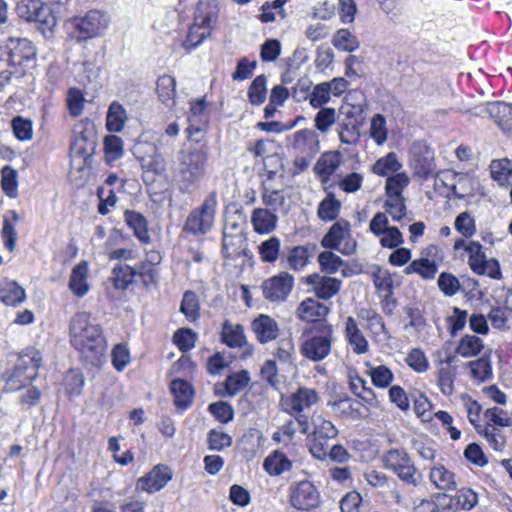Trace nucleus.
Masks as SVG:
<instances>
[{"mask_svg": "<svg viewBox=\"0 0 512 512\" xmlns=\"http://www.w3.org/2000/svg\"><path fill=\"white\" fill-rule=\"evenodd\" d=\"M70 334L72 345L83 357L92 363L99 361L106 349V341L99 325L90 322L86 312L77 313L71 320Z\"/></svg>", "mask_w": 512, "mask_h": 512, "instance_id": "1", "label": "nucleus"}, {"mask_svg": "<svg viewBox=\"0 0 512 512\" xmlns=\"http://www.w3.org/2000/svg\"><path fill=\"white\" fill-rule=\"evenodd\" d=\"M208 167V152L204 148L182 150L178 156L175 179L182 193L191 192L197 182L202 180Z\"/></svg>", "mask_w": 512, "mask_h": 512, "instance_id": "2", "label": "nucleus"}, {"mask_svg": "<svg viewBox=\"0 0 512 512\" xmlns=\"http://www.w3.org/2000/svg\"><path fill=\"white\" fill-rule=\"evenodd\" d=\"M334 340L333 326L323 323L303 332L299 350L308 360L320 362L329 356Z\"/></svg>", "mask_w": 512, "mask_h": 512, "instance_id": "3", "label": "nucleus"}, {"mask_svg": "<svg viewBox=\"0 0 512 512\" xmlns=\"http://www.w3.org/2000/svg\"><path fill=\"white\" fill-rule=\"evenodd\" d=\"M41 353L34 348L25 349L18 357L15 366L5 372L4 379L8 390L16 391L33 381L41 366Z\"/></svg>", "mask_w": 512, "mask_h": 512, "instance_id": "4", "label": "nucleus"}, {"mask_svg": "<svg viewBox=\"0 0 512 512\" xmlns=\"http://www.w3.org/2000/svg\"><path fill=\"white\" fill-rule=\"evenodd\" d=\"M97 144L95 126L91 121L82 122L75 130L70 147L71 170L82 171L90 165Z\"/></svg>", "mask_w": 512, "mask_h": 512, "instance_id": "5", "label": "nucleus"}, {"mask_svg": "<svg viewBox=\"0 0 512 512\" xmlns=\"http://www.w3.org/2000/svg\"><path fill=\"white\" fill-rule=\"evenodd\" d=\"M19 18L26 22H35L45 37H50L57 25V18L40 0H19L15 6Z\"/></svg>", "mask_w": 512, "mask_h": 512, "instance_id": "6", "label": "nucleus"}, {"mask_svg": "<svg viewBox=\"0 0 512 512\" xmlns=\"http://www.w3.org/2000/svg\"><path fill=\"white\" fill-rule=\"evenodd\" d=\"M217 207V194L209 193L200 207L193 209L187 216L183 230L194 236L205 235L213 227Z\"/></svg>", "mask_w": 512, "mask_h": 512, "instance_id": "7", "label": "nucleus"}, {"mask_svg": "<svg viewBox=\"0 0 512 512\" xmlns=\"http://www.w3.org/2000/svg\"><path fill=\"white\" fill-rule=\"evenodd\" d=\"M318 401L319 395L317 391L306 387L297 389L290 397L282 401L284 411L295 417L300 432L303 435H306L309 430V419L303 414V411L312 407Z\"/></svg>", "mask_w": 512, "mask_h": 512, "instance_id": "8", "label": "nucleus"}, {"mask_svg": "<svg viewBox=\"0 0 512 512\" xmlns=\"http://www.w3.org/2000/svg\"><path fill=\"white\" fill-rule=\"evenodd\" d=\"M350 223L339 220L334 223L321 240V245L327 249H334L344 255H350L356 250V241L351 238Z\"/></svg>", "mask_w": 512, "mask_h": 512, "instance_id": "9", "label": "nucleus"}, {"mask_svg": "<svg viewBox=\"0 0 512 512\" xmlns=\"http://www.w3.org/2000/svg\"><path fill=\"white\" fill-rule=\"evenodd\" d=\"M466 252L469 254V267L474 273L488 276L492 279H501L502 273L498 260L495 258L488 259L483 250V246L479 242H468Z\"/></svg>", "mask_w": 512, "mask_h": 512, "instance_id": "10", "label": "nucleus"}, {"mask_svg": "<svg viewBox=\"0 0 512 512\" xmlns=\"http://www.w3.org/2000/svg\"><path fill=\"white\" fill-rule=\"evenodd\" d=\"M294 286V277L287 272L264 280L261 290L264 298L271 302H283L287 299Z\"/></svg>", "mask_w": 512, "mask_h": 512, "instance_id": "11", "label": "nucleus"}, {"mask_svg": "<svg viewBox=\"0 0 512 512\" xmlns=\"http://www.w3.org/2000/svg\"><path fill=\"white\" fill-rule=\"evenodd\" d=\"M291 505L298 509L309 511L320 504V493L310 481H300L291 488Z\"/></svg>", "mask_w": 512, "mask_h": 512, "instance_id": "12", "label": "nucleus"}, {"mask_svg": "<svg viewBox=\"0 0 512 512\" xmlns=\"http://www.w3.org/2000/svg\"><path fill=\"white\" fill-rule=\"evenodd\" d=\"M110 24V17L100 10H91L84 17L75 19V28L84 39L97 37L103 34Z\"/></svg>", "mask_w": 512, "mask_h": 512, "instance_id": "13", "label": "nucleus"}, {"mask_svg": "<svg viewBox=\"0 0 512 512\" xmlns=\"http://www.w3.org/2000/svg\"><path fill=\"white\" fill-rule=\"evenodd\" d=\"M328 406L331 407L332 413L343 420H360L368 416L369 409L360 401L345 397L334 401H329Z\"/></svg>", "mask_w": 512, "mask_h": 512, "instance_id": "14", "label": "nucleus"}, {"mask_svg": "<svg viewBox=\"0 0 512 512\" xmlns=\"http://www.w3.org/2000/svg\"><path fill=\"white\" fill-rule=\"evenodd\" d=\"M306 283L310 285L318 299L329 300L341 289L342 280L318 273L306 277Z\"/></svg>", "mask_w": 512, "mask_h": 512, "instance_id": "15", "label": "nucleus"}, {"mask_svg": "<svg viewBox=\"0 0 512 512\" xmlns=\"http://www.w3.org/2000/svg\"><path fill=\"white\" fill-rule=\"evenodd\" d=\"M172 471L169 467L159 464L156 465L148 474L137 481V489L154 493L166 486L172 479Z\"/></svg>", "mask_w": 512, "mask_h": 512, "instance_id": "16", "label": "nucleus"}, {"mask_svg": "<svg viewBox=\"0 0 512 512\" xmlns=\"http://www.w3.org/2000/svg\"><path fill=\"white\" fill-rule=\"evenodd\" d=\"M330 313V307L318 300L308 297L297 307L296 316L305 322H318L324 320Z\"/></svg>", "mask_w": 512, "mask_h": 512, "instance_id": "17", "label": "nucleus"}, {"mask_svg": "<svg viewBox=\"0 0 512 512\" xmlns=\"http://www.w3.org/2000/svg\"><path fill=\"white\" fill-rule=\"evenodd\" d=\"M252 331L261 344L275 340L279 334V326L274 318L266 314H260L251 323Z\"/></svg>", "mask_w": 512, "mask_h": 512, "instance_id": "18", "label": "nucleus"}, {"mask_svg": "<svg viewBox=\"0 0 512 512\" xmlns=\"http://www.w3.org/2000/svg\"><path fill=\"white\" fill-rule=\"evenodd\" d=\"M222 254L226 259L247 255L246 234L222 233Z\"/></svg>", "mask_w": 512, "mask_h": 512, "instance_id": "19", "label": "nucleus"}, {"mask_svg": "<svg viewBox=\"0 0 512 512\" xmlns=\"http://www.w3.org/2000/svg\"><path fill=\"white\" fill-rule=\"evenodd\" d=\"M88 272V263L86 261H81L71 271L68 287L77 297H83L89 292Z\"/></svg>", "mask_w": 512, "mask_h": 512, "instance_id": "20", "label": "nucleus"}, {"mask_svg": "<svg viewBox=\"0 0 512 512\" xmlns=\"http://www.w3.org/2000/svg\"><path fill=\"white\" fill-rule=\"evenodd\" d=\"M247 218L237 207L227 208L224 214L223 233L246 234Z\"/></svg>", "mask_w": 512, "mask_h": 512, "instance_id": "21", "label": "nucleus"}, {"mask_svg": "<svg viewBox=\"0 0 512 512\" xmlns=\"http://www.w3.org/2000/svg\"><path fill=\"white\" fill-rule=\"evenodd\" d=\"M6 55L10 58V61L18 67L24 62L33 59L36 55V50L29 40L19 39Z\"/></svg>", "mask_w": 512, "mask_h": 512, "instance_id": "22", "label": "nucleus"}, {"mask_svg": "<svg viewBox=\"0 0 512 512\" xmlns=\"http://www.w3.org/2000/svg\"><path fill=\"white\" fill-rule=\"evenodd\" d=\"M251 222L259 234H268L276 228L277 216L267 209L257 208L253 211Z\"/></svg>", "mask_w": 512, "mask_h": 512, "instance_id": "23", "label": "nucleus"}, {"mask_svg": "<svg viewBox=\"0 0 512 512\" xmlns=\"http://www.w3.org/2000/svg\"><path fill=\"white\" fill-rule=\"evenodd\" d=\"M124 220L142 243L148 244L150 242L151 238L148 233L147 221L141 213L126 210L124 212Z\"/></svg>", "mask_w": 512, "mask_h": 512, "instance_id": "24", "label": "nucleus"}, {"mask_svg": "<svg viewBox=\"0 0 512 512\" xmlns=\"http://www.w3.org/2000/svg\"><path fill=\"white\" fill-rule=\"evenodd\" d=\"M210 21L211 18L209 16L203 17L200 22H198V17L196 18V22L190 28L187 38L183 44L186 50L196 48L206 37L209 36L207 28L210 26Z\"/></svg>", "mask_w": 512, "mask_h": 512, "instance_id": "25", "label": "nucleus"}, {"mask_svg": "<svg viewBox=\"0 0 512 512\" xmlns=\"http://www.w3.org/2000/svg\"><path fill=\"white\" fill-rule=\"evenodd\" d=\"M171 392L174 395V404L176 407L186 409L192 403L193 388L186 380L174 379L171 382Z\"/></svg>", "mask_w": 512, "mask_h": 512, "instance_id": "26", "label": "nucleus"}, {"mask_svg": "<svg viewBox=\"0 0 512 512\" xmlns=\"http://www.w3.org/2000/svg\"><path fill=\"white\" fill-rule=\"evenodd\" d=\"M221 340L230 348L242 347L246 344L243 326L225 321L222 325Z\"/></svg>", "mask_w": 512, "mask_h": 512, "instance_id": "27", "label": "nucleus"}, {"mask_svg": "<svg viewBox=\"0 0 512 512\" xmlns=\"http://www.w3.org/2000/svg\"><path fill=\"white\" fill-rule=\"evenodd\" d=\"M26 298L24 289L15 281H4L0 283V300L10 306L22 303Z\"/></svg>", "mask_w": 512, "mask_h": 512, "instance_id": "28", "label": "nucleus"}, {"mask_svg": "<svg viewBox=\"0 0 512 512\" xmlns=\"http://www.w3.org/2000/svg\"><path fill=\"white\" fill-rule=\"evenodd\" d=\"M266 472L272 476H277L292 468V462L282 452L275 451L269 455L263 463Z\"/></svg>", "mask_w": 512, "mask_h": 512, "instance_id": "29", "label": "nucleus"}, {"mask_svg": "<svg viewBox=\"0 0 512 512\" xmlns=\"http://www.w3.org/2000/svg\"><path fill=\"white\" fill-rule=\"evenodd\" d=\"M429 476L432 483L440 490L456 488L455 474L443 465L431 468Z\"/></svg>", "mask_w": 512, "mask_h": 512, "instance_id": "30", "label": "nucleus"}, {"mask_svg": "<svg viewBox=\"0 0 512 512\" xmlns=\"http://www.w3.org/2000/svg\"><path fill=\"white\" fill-rule=\"evenodd\" d=\"M437 264L428 258H420L412 261L405 269L404 274H419L423 279H433L437 273Z\"/></svg>", "mask_w": 512, "mask_h": 512, "instance_id": "31", "label": "nucleus"}, {"mask_svg": "<svg viewBox=\"0 0 512 512\" xmlns=\"http://www.w3.org/2000/svg\"><path fill=\"white\" fill-rule=\"evenodd\" d=\"M273 355L282 364L289 365L294 368L296 366V350L293 339L291 337L280 339L276 344Z\"/></svg>", "mask_w": 512, "mask_h": 512, "instance_id": "32", "label": "nucleus"}, {"mask_svg": "<svg viewBox=\"0 0 512 512\" xmlns=\"http://www.w3.org/2000/svg\"><path fill=\"white\" fill-rule=\"evenodd\" d=\"M490 172L492 178L497 181L500 186H508L512 178V163L507 158L493 160L490 164Z\"/></svg>", "mask_w": 512, "mask_h": 512, "instance_id": "33", "label": "nucleus"}, {"mask_svg": "<svg viewBox=\"0 0 512 512\" xmlns=\"http://www.w3.org/2000/svg\"><path fill=\"white\" fill-rule=\"evenodd\" d=\"M340 209L341 202L336 199L333 193H328L319 203L317 215L322 221H333L338 217Z\"/></svg>", "mask_w": 512, "mask_h": 512, "instance_id": "34", "label": "nucleus"}, {"mask_svg": "<svg viewBox=\"0 0 512 512\" xmlns=\"http://www.w3.org/2000/svg\"><path fill=\"white\" fill-rule=\"evenodd\" d=\"M464 179L461 174L451 170H444L437 173L435 178L436 186L448 188L451 193L458 199L464 198L465 194L458 191L457 185Z\"/></svg>", "mask_w": 512, "mask_h": 512, "instance_id": "35", "label": "nucleus"}, {"mask_svg": "<svg viewBox=\"0 0 512 512\" xmlns=\"http://www.w3.org/2000/svg\"><path fill=\"white\" fill-rule=\"evenodd\" d=\"M136 269L129 265H117L112 270V283L116 289L126 290L133 283Z\"/></svg>", "mask_w": 512, "mask_h": 512, "instance_id": "36", "label": "nucleus"}, {"mask_svg": "<svg viewBox=\"0 0 512 512\" xmlns=\"http://www.w3.org/2000/svg\"><path fill=\"white\" fill-rule=\"evenodd\" d=\"M126 120L127 114L124 107L118 102H112L106 117L107 129L112 132H119L123 129Z\"/></svg>", "mask_w": 512, "mask_h": 512, "instance_id": "37", "label": "nucleus"}, {"mask_svg": "<svg viewBox=\"0 0 512 512\" xmlns=\"http://www.w3.org/2000/svg\"><path fill=\"white\" fill-rule=\"evenodd\" d=\"M483 347L482 339L475 335L467 334L460 339L456 353L465 358H469L478 355Z\"/></svg>", "mask_w": 512, "mask_h": 512, "instance_id": "38", "label": "nucleus"}, {"mask_svg": "<svg viewBox=\"0 0 512 512\" xmlns=\"http://www.w3.org/2000/svg\"><path fill=\"white\" fill-rule=\"evenodd\" d=\"M411 462V459L405 449H390L383 456L385 468L394 473Z\"/></svg>", "mask_w": 512, "mask_h": 512, "instance_id": "39", "label": "nucleus"}, {"mask_svg": "<svg viewBox=\"0 0 512 512\" xmlns=\"http://www.w3.org/2000/svg\"><path fill=\"white\" fill-rule=\"evenodd\" d=\"M332 44L336 49L345 52H353L360 46L357 37L348 29H339L333 37Z\"/></svg>", "mask_w": 512, "mask_h": 512, "instance_id": "40", "label": "nucleus"}, {"mask_svg": "<svg viewBox=\"0 0 512 512\" xmlns=\"http://www.w3.org/2000/svg\"><path fill=\"white\" fill-rule=\"evenodd\" d=\"M180 311L185 315L187 320L194 322L200 316L199 300L195 292L186 291L183 295L180 305Z\"/></svg>", "mask_w": 512, "mask_h": 512, "instance_id": "41", "label": "nucleus"}, {"mask_svg": "<svg viewBox=\"0 0 512 512\" xmlns=\"http://www.w3.org/2000/svg\"><path fill=\"white\" fill-rule=\"evenodd\" d=\"M267 79L265 75L257 76L250 84L248 88V99L249 102L254 106H259L266 100Z\"/></svg>", "mask_w": 512, "mask_h": 512, "instance_id": "42", "label": "nucleus"}, {"mask_svg": "<svg viewBox=\"0 0 512 512\" xmlns=\"http://www.w3.org/2000/svg\"><path fill=\"white\" fill-rule=\"evenodd\" d=\"M250 381L248 371L242 370L237 373H233L225 379L226 393L229 397H234L240 391H242Z\"/></svg>", "mask_w": 512, "mask_h": 512, "instance_id": "43", "label": "nucleus"}, {"mask_svg": "<svg viewBox=\"0 0 512 512\" xmlns=\"http://www.w3.org/2000/svg\"><path fill=\"white\" fill-rule=\"evenodd\" d=\"M176 81L170 75L160 76L157 80V92L159 99L165 105L174 103Z\"/></svg>", "mask_w": 512, "mask_h": 512, "instance_id": "44", "label": "nucleus"}, {"mask_svg": "<svg viewBox=\"0 0 512 512\" xmlns=\"http://www.w3.org/2000/svg\"><path fill=\"white\" fill-rule=\"evenodd\" d=\"M281 241L278 237L272 236L259 245V255L263 262L274 263L278 257Z\"/></svg>", "mask_w": 512, "mask_h": 512, "instance_id": "45", "label": "nucleus"}, {"mask_svg": "<svg viewBox=\"0 0 512 512\" xmlns=\"http://www.w3.org/2000/svg\"><path fill=\"white\" fill-rule=\"evenodd\" d=\"M402 167L394 152L378 159L373 165V172L380 176H386L389 173L397 172Z\"/></svg>", "mask_w": 512, "mask_h": 512, "instance_id": "46", "label": "nucleus"}, {"mask_svg": "<svg viewBox=\"0 0 512 512\" xmlns=\"http://www.w3.org/2000/svg\"><path fill=\"white\" fill-rule=\"evenodd\" d=\"M318 262L321 267V271L326 274H334L339 271L346 263L341 257L333 253L332 251H323L318 255Z\"/></svg>", "mask_w": 512, "mask_h": 512, "instance_id": "47", "label": "nucleus"}, {"mask_svg": "<svg viewBox=\"0 0 512 512\" xmlns=\"http://www.w3.org/2000/svg\"><path fill=\"white\" fill-rule=\"evenodd\" d=\"M338 135L342 144L357 145L360 141L359 126L351 121H341L339 122Z\"/></svg>", "mask_w": 512, "mask_h": 512, "instance_id": "48", "label": "nucleus"}, {"mask_svg": "<svg viewBox=\"0 0 512 512\" xmlns=\"http://www.w3.org/2000/svg\"><path fill=\"white\" fill-rule=\"evenodd\" d=\"M312 423L314 425L313 435L316 437L334 439L338 435V430L334 424L321 415H313Z\"/></svg>", "mask_w": 512, "mask_h": 512, "instance_id": "49", "label": "nucleus"}, {"mask_svg": "<svg viewBox=\"0 0 512 512\" xmlns=\"http://www.w3.org/2000/svg\"><path fill=\"white\" fill-rule=\"evenodd\" d=\"M368 375L371 377L373 385L378 388H387L394 379L392 371L385 365L371 367Z\"/></svg>", "mask_w": 512, "mask_h": 512, "instance_id": "50", "label": "nucleus"}, {"mask_svg": "<svg viewBox=\"0 0 512 512\" xmlns=\"http://www.w3.org/2000/svg\"><path fill=\"white\" fill-rule=\"evenodd\" d=\"M409 184V178L405 173H397L386 180L387 197H403L402 191Z\"/></svg>", "mask_w": 512, "mask_h": 512, "instance_id": "51", "label": "nucleus"}, {"mask_svg": "<svg viewBox=\"0 0 512 512\" xmlns=\"http://www.w3.org/2000/svg\"><path fill=\"white\" fill-rule=\"evenodd\" d=\"M11 126L15 137L20 141L31 140L33 136V123L30 119L16 116L12 119Z\"/></svg>", "mask_w": 512, "mask_h": 512, "instance_id": "52", "label": "nucleus"}, {"mask_svg": "<svg viewBox=\"0 0 512 512\" xmlns=\"http://www.w3.org/2000/svg\"><path fill=\"white\" fill-rule=\"evenodd\" d=\"M373 283L379 292L385 293L386 297L393 294V279L388 270L378 267L373 273Z\"/></svg>", "mask_w": 512, "mask_h": 512, "instance_id": "53", "label": "nucleus"}, {"mask_svg": "<svg viewBox=\"0 0 512 512\" xmlns=\"http://www.w3.org/2000/svg\"><path fill=\"white\" fill-rule=\"evenodd\" d=\"M452 505L464 510L472 509L478 503L477 494L468 488L460 489L456 496L450 498Z\"/></svg>", "mask_w": 512, "mask_h": 512, "instance_id": "54", "label": "nucleus"}, {"mask_svg": "<svg viewBox=\"0 0 512 512\" xmlns=\"http://www.w3.org/2000/svg\"><path fill=\"white\" fill-rule=\"evenodd\" d=\"M208 411L223 424L233 420L234 410L228 402L217 401L208 406Z\"/></svg>", "mask_w": 512, "mask_h": 512, "instance_id": "55", "label": "nucleus"}, {"mask_svg": "<svg viewBox=\"0 0 512 512\" xmlns=\"http://www.w3.org/2000/svg\"><path fill=\"white\" fill-rule=\"evenodd\" d=\"M454 226L464 238H471L476 233L475 220L468 212L460 213L455 219Z\"/></svg>", "mask_w": 512, "mask_h": 512, "instance_id": "56", "label": "nucleus"}, {"mask_svg": "<svg viewBox=\"0 0 512 512\" xmlns=\"http://www.w3.org/2000/svg\"><path fill=\"white\" fill-rule=\"evenodd\" d=\"M17 172L6 166L2 169L1 186L4 193L10 198H16L18 195L17 190Z\"/></svg>", "mask_w": 512, "mask_h": 512, "instance_id": "57", "label": "nucleus"}, {"mask_svg": "<svg viewBox=\"0 0 512 512\" xmlns=\"http://www.w3.org/2000/svg\"><path fill=\"white\" fill-rule=\"evenodd\" d=\"M104 151L107 161H115L123 155V141L115 135L106 136L104 139Z\"/></svg>", "mask_w": 512, "mask_h": 512, "instance_id": "58", "label": "nucleus"}, {"mask_svg": "<svg viewBox=\"0 0 512 512\" xmlns=\"http://www.w3.org/2000/svg\"><path fill=\"white\" fill-rule=\"evenodd\" d=\"M437 283L439 289L448 297L457 294L461 287L458 278L448 272H442L438 277Z\"/></svg>", "mask_w": 512, "mask_h": 512, "instance_id": "59", "label": "nucleus"}, {"mask_svg": "<svg viewBox=\"0 0 512 512\" xmlns=\"http://www.w3.org/2000/svg\"><path fill=\"white\" fill-rule=\"evenodd\" d=\"M331 87L327 82L317 84L309 95L312 107L320 108L330 100Z\"/></svg>", "mask_w": 512, "mask_h": 512, "instance_id": "60", "label": "nucleus"}, {"mask_svg": "<svg viewBox=\"0 0 512 512\" xmlns=\"http://www.w3.org/2000/svg\"><path fill=\"white\" fill-rule=\"evenodd\" d=\"M370 136L377 145H382L387 140L386 120L381 114H375L371 119Z\"/></svg>", "mask_w": 512, "mask_h": 512, "instance_id": "61", "label": "nucleus"}, {"mask_svg": "<svg viewBox=\"0 0 512 512\" xmlns=\"http://www.w3.org/2000/svg\"><path fill=\"white\" fill-rule=\"evenodd\" d=\"M478 432L487 439L489 445L494 450L501 451L505 447L506 438L498 428L492 425H485L483 430H478Z\"/></svg>", "mask_w": 512, "mask_h": 512, "instance_id": "62", "label": "nucleus"}, {"mask_svg": "<svg viewBox=\"0 0 512 512\" xmlns=\"http://www.w3.org/2000/svg\"><path fill=\"white\" fill-rule=\"evenodd\" d=\"M173 341L181 351L187 352L195 346L196 333L190 328H181L175 332Z\"/></svg>", "mask_w": 512, "mask_h": 512, "instance_id": "63", "label": "nucleus"}, {"mask_svg": "<svg viewBox=\"0 0 512 512\" xmlns=\"http://www.w3.org/2000/svg\"><path fill=\"white\" fill-rule=\"evenodd\" d=\"M484 417L487 420L486 425L510 427L512 426V419L507 417V413L498 408L493 407L485 411Z\"/></svg>", "mask_w": 512, "mask_h": 512, "instance_id": "64", "label": "nucleus"}]
</instances>
